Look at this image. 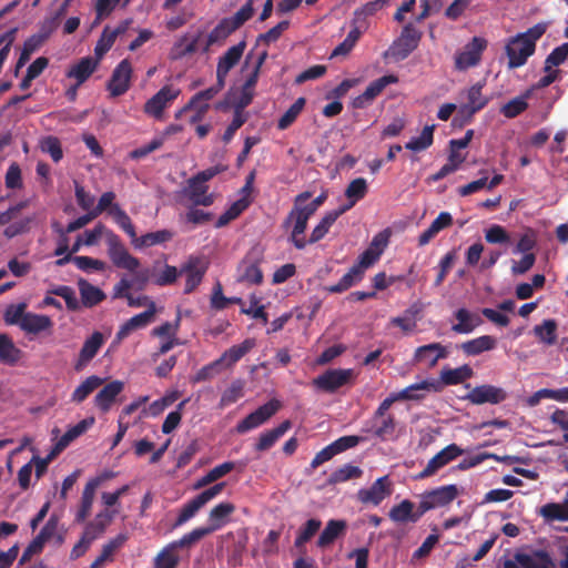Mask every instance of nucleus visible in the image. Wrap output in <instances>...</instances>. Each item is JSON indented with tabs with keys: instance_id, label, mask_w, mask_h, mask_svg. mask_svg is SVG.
Masks as SVG:
<instances>
[{
	"instance_id": "obj_1",
	"label": "nucleus",
	"mask_w": 568,
	"mask_h": 568,
	"mask_svg": "<svg viewBox=\"0 0 568 568\" xmlns=\"http://www.w3.org/2000/svg\"><path fill=\"white\" fill-rule=\"evenodd\" d=\"M547 30V23L539 22L527 31L511 37L505 47L508 58V69H517L526 64L529 57L535 53L536 42Z\"/></svg>"
},
{
	"instance_id": "obj_2",
	"label": "nucleus",
	"mask_w": 568,
	"mask_h": 568,
	"mask_svg": "<svg viewBox=\"0 0 568 568\" xmlns=\"http://www.w3.org/2000/svg\"><path fill=\"white\" fill-rule=\"evenodd\" d=\"M485 85V80L478 81L459 92V105L455 121L470 123L474 115L488 105L490 98L483 93Z\"/></svg>"
},
{
	"instance_id": "obj_3",
	"label": "nucleus",
	"mask_w": 568,
	"mask_h": 568,
	"mask_svg": "<svg viewBox=\"0 0 568 568\" xmlns=\"http://www.w3.org/2000/svg\"><path fill=\"white\" fill-rule=\"evenodd\" d=\"M312 196L311 192L305 191L300 193L294 199V205L291 210V216L293 217V229L291 231L290 241L297 250L306 247L308 241L303 236L306 229L307 222L312 217L308 213L302 210V204Z\"/></svg>"
},
{
	"instance_id": "obj_4",
	"label": "nucleus",
	"mask_w": 568,
	"mask_h": 568,
	"mask_svg": "<svg viewBox=\"0 0 568 568\" xmlns=\"http://www.w3.org/2000/svg\"><path fill=\"white\" fill-rule=\"evenodd\" d=\"M422 31L416 29L413 23H407L400 36L392 43L386 55H390L395 61L405 60L419 44Z\"/></svg>"
},
{
	"instance_id": "obj_5",
	"label": "nucleus",
	"mask_w": 568,
	"mask_h": 568,
	"mask_svg": "<svg viewBox=\"0 0 568 568\" xmlns=\"http://www.w3.org/2000/svg\"><path fill=\"white\" fill-rule=\"evenodd\" d=\"M458 496V488L450 484L425 491L420 496L418 504V514L425 515L427 511L449 505Z\"/></svg>"
},
{
	"instance_id": "obj_6",
	"label": "nucleus",
	"mask_w": 568,
	"mask_h": 568,
	"mask_svg": "<svg viewBox=\"0 0 568 568\" xmlns=\"http://www.w3.org/2000/svg\"><path fill=\"white\" fill-rule=\"evenodd\" d=\"M108 254L114 266L134 272L140 267V261L131 255L123 245L120 236L113 231L106 232Z\"/></svg>"
},
{
	"instance_id": "obj_7",
	"label": "nucleus",
	"mask_w": 568,
	"mask_h": 568,
	"mask_svg": "<svg viewBox=\"0 0 568 568\" xmlns=\"http://www.w3.org/2000/svg\"><path fill=\"white\" fill-rule=\"evenodd\" d=\"M108 254L114 266L134 272L140 267V261L131 255L123 245L120 236L113 231L106 232Z\"/></svg>"
},
{
	"instance_id": "obj_8",
	"label": "nucleus",
	"mask_w": 568,
	"mask_h": 568,
	"mask_svg": "<svg viewBox=\"0 0 568 568\" xmlns=\"http://www.w3.org/2000/svg\"><path fill=\"white\" fill-rule=\"evenodd\" d=\"M488 41L483 37H474L463 48L462 51L455 54V69L458 71H466L470 68L478 65L481 61V55L487 49Z\"/></svg>"
},
{
	"instance_id": "obj_9",
	"label": "nucleus",
	"mask_w": 568,
	"mask_h": 568,
	"mask_svg": "<svg viewBox=\"0 0 568 568\" xmlns=\"http://www.w3.org/2000/svg\"><path fill=\"white\" fill-rule=\"evenodd\" d=\"M180 93L181 90L171 84L162 87L152 98L145 102L143 106L144 113L156 120H161L164 110L173 103Z\"/></svg>"
},
{
	"instance_id": "obj_10",
	"label": "nucleus",
	"mask_w": 568,
	"mask_h": 568,
	"mask_svg": "<svg viewBox=\"0 0 568 568\" xmlns=\"http://www.w3.org/2000/svg\"><path fill=\"white\" fill-rule=\"evenodd\" d=\"M281 407V403L277 399H271L257 409L248 414L236 425V432L239 434H245L254 428L260 427L267 422L273 415L277 413Z\"/></svg>"
},
{
	"instance_id": "obj_11",
	"label": "nucleus",
	"mask_w": 568,
	"mask_h": 568,
	"mask_svg": "<svg viewBox=\"0 0 568 568\" xmlns=\"http://www.w3.org/2000/svg\"><path fill=\"white\" fill-rule=\"evenodd\" d=\"M393 493V483L388 475L377 478L369 488L357 491V500L364 505L378 506Z\"/></svg>"
},
{
	"instance_id": "obj_12",
	"label": "nucleus",
	"mask_w": 568,
	"mask_h": 568,
	"mask_svg": "<svg viewBox=\"0 0 568 568\" xmlns=\"http://www.w3.org/2000/svg\"><path fill=\"white\" fill-rule=\"evenodd\" d=\"M464 450L457 444H449L430 458L426 467L415 476V479H425L435 475L439 469L462 456Z\"/></svg>"
},
{
	"instance_id": "obj_13",
	"label": "nucleus",
	"mask_w": 568,
	"mask_h": 568,
	"mask_svg": "<svg viewBox=\"0 0 568 568\" xmlns=\"http://www.w3.org/2000/svg\"><path fill=\"white\" fill-rule=\"evenodd\" d=\"M508 394L504 388L490 384H484L471 388L464 399L468 400L473 405H498L506 400Z\"/></svg>"
},
{
	"instance_id": "obj_14",
	"label": "nucleus",
	"mask_w": 568,
	"mask_h": 568,
	"mask_svg": "<svg viewBox=\"0 0 568 568\" xmlns=\"http://www.w3.org/2000/svg\"><path fill=\"white\" fill-rule=\"evenodd\" d=\"M132 67L128 59L122 60L113 70L106 89L113 98L123 95L131 84Z\"/></svg>"
},
{
	"instance_id": "obj_15",
	"label": "nucleus",
	"mask_w": 568,
	"mask_h": 568,
	"mask_svg": "<svg viewBox=\"0 0 568 568\" xmlns=\"http://www.w3.org/2000/svg\"><path fill=\"white\" fill-rule=\"evenodd\" d=\"M353 375L352 369H328L313 379V385L326 393H334L346 385Z\"/></svg>"
},
{
	"instance_id": "obj_16",
	"label": "nucleus",
	"mask_w": 568,
	"mask_h": 568,
	"mask_svg": "<svg viewBox=\"0 0 568 568\" xmlns=\"http://www.w3.org/2000/svg\"><path fill=\"white\" fill-rule=\"evenodd\" d=\"M246 48V42L243 40L235 45L229 48L223 55L219 58L216 65V78L220 83L225 82L229 72L240 62Z\"/></svg>"
},
{
	"instance_id": "obj_17",
	"label": "nucleus",
	"mask_w": 568,
	"mask_h": 568,
	"mask_svg": "<svg viewBox=\"0 0 568 568\" xmlns=\"http://www.w3.org/2000/svg\"><path fill=\"white\" fill-rule=\"evenodd\" d=\"M398 82V77L395 74L383 75L373 82L366 88V90L356 97L353 101L354 108L363 109L368 103H371L376 97H378L384 89L389 85Z\"/></svg>"
},
{
	"instance_id": "obj_18",
	"label": "nucleus",
	"mask_w": 568,
	"mask_h": 568,
	"mask_svg": "<svg viewBox=\"0 0 568 568\" xmlns=\"http://www.w3.org/2000/svg\"><path fill=\"white\" fill-rule=\"evenodd\" d=\"M207 191L209 186L205 183L192 176L187 181L185 196L194 206H210L214 203L215 196L213 193H207Z\"/></svg>"
},
{
	"instance_id": "obj_19",
	"label": "nucleus",
	"mask_w": 568,
	"mask_h": 568,
	"mask_svg": "<svg viewBox=\"0 0 568 568\" xmlns=\"http://www.w3.org/2000/svg\"><path fill=\"white\" fill-rule=\"evenodd\" d=\"M115 513V510H110L108 508L98 513L94 519L85 525L82 536L91 542L94 541L105 532L106 528L113 521Z\"/></svg>"
},
{
	"instance_id": "obj_20",
	"label": "nucleus",
	"mask_w": 568,
	"mask_h": 568,
	"mask_svg": "<svg viewBox=\"0 0 568 568\" xmlns=\"http://www.w3.org/2000/svg\"><path fill=\"white\" fill-rule=\"evenodd\" d=\"M446 357H448L446 346H443L440 343H430L415 349L414 362L426 364L427 367H434L439 359Z\"/></svg>"
},
{
	"instance_id": "obj_21",
	"label": "nucleus",
	"mask_w": 568,
	"mask_h": 568,
	"mask_svg": "<svg viewBox=\"0 0 568 568\" xmlns=\"http://www.w3.org/2000/svg\"><path fill=\"white\" fill-rule=\"evenodd\" d=\"M206 266L201 265V260L197 257H190L189 261L181 267L180 274H185L186 282L184 294H191L202 282Z\"/></svg>"
},
{
	"instance_id": "obj_22",
	"label": "nucleus",
	"mask_w": 568,
	"mask_h": 568,
	"mask_svg": "<svg viewBox=\"0 0 568 568\" xmlns=\"http://www.w3.org/2000/svg\"><path fill=\"white\" fill-rule=\"evenodd\" d=\"M155 312V303L150 302L146 311L134 315L133 317L128 320L123 325H121L120 329L116 333V339L121 341L129 336L133 331L148 326L152 322Z\"/></svg>"
},
{
	"instance_id": "obj_23",
	"label": "nucleus",
	"mask_w": 568,
	"mask_h": 568,
	"mask_svg": "<svg viewBox=\"0 0 568 568\" xmlns=\"http://www.w3.org/2000/svg\"><path fill=\"white\" fill-rule=\"evenodd\" d=\"M103 343L104 337L101 332H94L87 338L74 364V369L77 372L82 371L95 357Z\"/></svg>"
},
{
	"instance_id": "obj_24",
	"label": "nucleus",
	"mask_w": 568,
	"mask_h": 568,
	"mask_svg": "<svg viewBox=\"0 0 568 568\" xmlns=\"http://www.w3.org/2000/svg\"><path fill=\"white\" fill-rule=\"evenodd\" d=\"M124 383L112 381L101 388L94 397V405L102 412L108 413L116 397L123 392Z\"/></svg>"
},
{
	"instance_id": "obj_25",
	"label": "nucleus",
	"mask_w": 568,
	"mask_h": 568,
	"mask_svg": "<svg viewBox=\"0 0 568 568\" xmlns=\"http://www.w3.org/2000/svg\"><path fill=\"white\" fill-rule=\"evenodd\" d=\"M454 318L457 323L453 324L452 331L456 334H469L483 324V320L479 314L470 312L465 307L458 308L454 312Z\"/></svg>"
},
{
	"instance_id": "obj_26",
	"label": "nucleus",
	"mask_w": 568,
	"mask_h": 568,
	"mask_svg": "<svg viewBox=\"0 0 568 568\" xmlns=\"http://www.w3.org/2000/svg\"><path fill=\"white\" fill-rule=\"evenodd\" d=\"M515 559L523 568H555V561L546 550L518 552Z\"/></svg>"
},
{
	"instance_id": "obj_27",
	"label": "nucleus",
	"mask_w": 568,
	"mask_h": 568,
	"mask_svg": "<svg viewBox=\"0 0 568 568\" xmlns=\"http://www.w3.org/2000/svg\"><path fill=\"white\" fill-rule=\"evenodd\" d=\"M100 484V478H92L85 484L82 491L80 506L75 514V523L82 524L89 517L94 501L95 491Z\"/></svg>"
},
{
	"instance_id": "obj_28",
	"label": "nucleus",
	"mask_w": 568,
	"mask_h": 568,
	"mask_svg": "<svg viewBox=\"0 0 568 568\" xmlns=\"http://www.w3.org/2000/svg\"><path fill=\"white\" fill-rule=\"evenodd\" d=\"M237 271L240 273L237 281L246 284L260 285L263 283V272L260 262L245 256L240 263Z\"/></svg>"
},
{
	"instance_id": "obj_29",
	"label": "nucleus",
	"mask_w": 568,
	"mask_h": 568,
	"mask_svg": "<svg viewBox=\"0 0 568 568\" xmlns=\"http://www.w3.org/2000/svg\"><path fill=\"white\" fill-rule=\"evenodd\" d=\"M94 417H88L70 427L55 443L54 453H62L74 439L83 435L93 424Z\"/></svg>"
},
{
	"instance_id": "obj_30",
	"label": "nucleus",
	"mask_w": 568,
	"mask_h": 568,
	"mask_svg": "<svg viewBox=\"0 0 568 568\" xmlns=\"http://www.w3.org/2000/svg\"><path fill=\"white\" fill-rule=\"evenodd\" d=\"M234 511V504L230 501L220 503L211 509L209 514V526L205 528L210 530V534L221 529Z\"/></svg>"
},
{
	"instance_id": "obj_31",
	"label": "nucleus",
	"mask_w": 568,
	"mask_h": 568,
	"mask_svg": "<svg viewBox=\"0 0 568 568\" xmlns=\"http://www.w3.org/2000/svg\"><path fill=\"white\" fill-rule=\"evenodd\" d=\"M415 505L409 499L402 500L389 510V518L395 523H417L424 515L418 514V507L414 510Z\"/></svg>"
},
{
	"instance_id": "obj_32",
	"label": "nucleus",
	"mask_w": 568,
	"mask_h": 568,
	"mask_svg": "<svg viewBox=\"0 0 568 568\" xmlns=\"http://www.w3.org/2000/svg\"><path fill=\"white\" fill-rule=\"evenodd\" d=\"M23 352L16 346L12 338L6 334H0V363L8 366H14L22 358Z\"/></svg>"
},
{
	"instance_id": "obj_33",
	"label": "nucleus",
	"mask_w": 568,
	"mask_h": 568,
	"mask_svg": "<svg viewBox=\"0 0 568 568\" xmlns=\"http://www.w3.org/2000/svg\"><path fill=\"white\" fill-rule=\"evenodd\" d=\"M99 60H94L91 57L82 58L77 64L72 65L68 72V78L77 80V87L82 85L95 71Z\"/></svg>"
},
{
	"instance_id": "obj_34",
	"label": "nucleus",
	"mask_w": 568,
	"mask_h": 568,
	"mask_svg": "<svg viewBox=\"0 0 568 568\" xmlns=\"http://www.w3.org/2000/svg\"><path fill=\"white\" fill-rule=\"evenodd\" d=\"M368 192V185L364 178H357L349 182L345 190L347 202L339 206L344 212L351 210L357 202L363 200Z\"/></svg>"
},
{
	"instance_id": "obj_35",
	"label": "nucleus",
	"mask_w": 568,
	"mask_h": 568,
	"mask_svg": "<svg viewBox=\"0 0 568 568\" xmlns=\"http://www.w3.org/2000/svg\"><path fill=\"white\" fill-rule=\"evenodd\" d=\"M442 389V385L439 382H430V381H422L420 383H415L406 388L402 389L399 393H395V397L397 400H418L424 398V395L416 393L417 390H434L439 392Z\"/></svg>"
},
{
	"instance_id": "obj_36",
	"label": "nucleus",
	"mask_w": 568,
	"mask_h": 568,
	"mask_svg": "<svg viewBox=\"0 0 568 568\" xmlns=\"http://www.w3.org/2000/svg\"><path fill=\"white\" fill-rule=\"evenodd\" d=\"M291 427L292 423L290 420H284L277 427L262 433L255 444V450H268Z\"/></svg>"
},
{
	"instance_id": "obj_37",
	"label": "nucleus",
	"mask_w": 568,
	"mask_h": 568,
	"mask_svg": "<svg viewBox=\"0 0 568 568\" xmlns=\"http://www.w3.org/2000/svg\"><path fill=\"white\" fill-rule=\"evenodd\" d=\"M53 326L52 320L48 315L28 312L21 323V329L27 334L37 335L41 332L49 331Z\"/></svg>"
},
{
	"instance_id": "obj_38",
	"label": "nucleus",
	"mask_w": 568,
	"mask_h": 568,
	"mask_svg": "<svg viewBox=\"0 0 568 568\" xmlns=\"http://www.w3.org/2000/svg\"><path fill=\"white\" fill-rule=\"evenodd\" d=\"M78 287L81 295V302L85 307H93L103 302L106 297L105 293L101 288L92 285L84 278H80L78 281Z\"/></svg>"
},
{
	"instance_id": "obj_39",
	"label": "nucleus",
	"mask_w": 568,
	"mask_h": 568,
	"mask_svg": "<svg viewBox=\"0 0 568 568\" xmlns=\"http://www.w3.org/2000/svg\"><path fill=\"white\" fill-rule=\"evenodd\" d=\"M496 338L490 335H483L460 344L462 351L467 356H477L496 347Z\"/></svg>"
},
{
	"instance_id": "obj_40",
	"label": "nucleus",
	"mask_w": 568,
	"mask_h": 568,
	"mask_svg": "<svg viewBox=\"0 0 568 568\" xmlns=\"http://www.w3.org/2000/svg\"><path fill=\"white\" fill-rule=\"evenodd\" d=\"M344 213V210L341 207L325 213L320 223L313 229L308 243L314 244L321 241L328 233L336 220Z\"/></svg>"
},
{
	"instance_id": "obj_41",
	"label": "nucleus",
	"mask_w": 568,
	"mask_h": 568,
	"mask_svg": "<svg viewBox=\"0 0 568 568\" xmlns=\"http://www.w3.org/2000/svg\"><path fill=\"white\" fill-rule=\"evenodd\" d=\"M364 278V273L354 264L346 274L334 285L326 286L324 290L332 294H339L356 285Z\"/></svg>"
},
{
	"instance_id": "obj_42",
	"label": "nucleus",
	"mask_w": 568,
	"mask_h": 568,
	"mask_svg": "<svg viewBox=\"0 0 568 568\" xmlns=\"http://www.w3.org/2000/svg\"><path fill=\"white\" fill-rule=\"evenodd\" d=\"M254 346L255 341L253 338H246L241 344L233 345L226 349L215 364L225 363L226 366H232L237 363L245 354H247Z\"/></svg>"
},
{
	"instance_id": "obj_43",
	"label": "nucleus",
	"mask_w": 568,
	"mask_h": 568,
	"mask_svg": "<svg viewBox=\"0 0 568 568\" xmlns=\"http://www.w3.org/2000/svg\"><path fill=\"white\" fill-rule=\"evenodd\" d=\"M104 379L97 375L87 377L72 393L71 400L77 404L84 402L95 389L103 385Z\"/></svg>"
},
{
	"instance_id": "obj_44",
	"label": "nucleus",
	"mask_w": 568,
	"mask_h": 568,
	"mask_svg": "<svg viewBox=\"0 0 568 568\" xmlns=\"http://www.w3.org/2000/svg\"><path fill=\"white\" fill-rule=\"evenodd\" d=\"M346 529V523L344 520H329L317 539V547L326 548L332 545L337 537Z\"/></svg>"
},
{
	"instance_id": "obj_45",
	"label": "nucleus",
	"mask_w": 568,
	"mask_h": 568,
	"mask_svg": "<svg viewBox=\"0 0 568 568\" xmlns=\"http://www.w3.org/2000/svg\"><path fill=\"white\" fill-rule=\"evenodd\" d=\"M473 374V368L466 364L457 368H443L440 372V382L449 386L458 385L470 378Z\"/></svg>"
},
{
	"instance_id": "obj_46",
	"label": "nucleus",
	"mask_w": 568,
	"mask_h": 568,
	"mask_svg": "<svg viewBox=\"0 0 568 568\" xmlns=\"http://www.w3.org/2000/svg\"><path fill=\"white\" fill-rule=\"evenodd\" d=\"M237 29L232 24L227 18H223L215 28L209 33L203 51H209L210 47L225 40Z\"/></svg>"
},
{
	"instance_id": "obj_47",
	"label": "nucleus",
	"mask_w": 568,
	"mask_h": 568,
	"mask_svg": "<svg viewBox=\"0 0 568 568\" xmlns=\"http://www.w3.org/2000/svg\"><path fill=\"white\" fill-rule=\"evenodd\" d=\"M202 31H199L195 36H183L173 48L174 58H182L192 54L199 50V42L202 39Z\"/></svg>"
},
{
	"instance_id": "obj_48",
	"label": "nucleus",
	"mask_w": 568,
	"mask_h": 568,
	"mask_svg": "<svg viewBox=\"0 0 568 568\" xmlns=\"http://www.w3.org/2000/svg\"><path fill=\"white\" fill-rule=\"evenodd\" d=\"M173 239V233L169 230H159L155 232L146 233L140 237L136 236L133 245L136 248L150 247L158 244L169 242Z\"/></svg>"
},
{
	"instance_id": "obj_49",
	"label": "nucleus",
	"mask_w": 568,
	"mask_h": 568,
	"mask_svg": "<svg viewBox=\"0 0 568 568\" xmlns=\"http://www.w3.org/2000/svg\"><path fill=\"white\" fill-rule=\"evenodd\" d=\"M363 470L358 466L352 464H345L342 467L335 469L327 478V485H336L345 483L351 479H357L362 477Z\"/></svg>"
},
{
	"instance_id": "obj_50",
	"label": "nucleus",
	"mask_w": 568,
	"mask_h": 568,
	"mask_svg": "<svg viewBox=\"0 0 568 568\" xmlns=\"http://www.w3.org/2000/svg\"><path fill=\"white\" fill-rule=\"evenodd\" d=\"M235 468V464L233 462H225L223 464H220L212 468L210 471H207L203 477L197 479V481L194 485L195 489L205 487L217 479L222 478L223 476L227 475Z\"/></svg>"
},
{
	"instance_id": "obj_51",
	"label": "nucleus",
	"mask_w": 568,
	"mask_h": 568,
	"mask_svg": "<svg viewBox=\"0 0 568 568\" xmlns=\"http://www.w3.org/2000/svg\"><path fill=\"white\" fill-rule=\"evenodd\" d=\"M109 214L113 217L114 222L119 225V227L131 237V241H135V227L128 213L119 204H115L114 206H112Z\"/></svg>"
},
{
	"instance_id": "obj_52",
	"label": "nucleus",
	"mask_w": 568,
	"mask_h": 568,
	"mask_svg": "<svg viewBox=\"0 0 568 568\" xmlns=\"http://www.w3.org/2000/svg\"><path fill=\"white\" fill-rule=\"evenodd\" d=\"M434 130L435 125H426L420 135L408 141L405 144V148L414 152H420L428 149L434 141Z\"/></svg>"
},
{
	"instance_id": "obj_53",
	"label": "nucleus",
	"mask_w": 568,
	"mask_h": 568,
	"mask_svg": "<svg viewBox=\"0 0 568 568\" xmlns=\"http://www.w3.org/2000/svg\"><path fill=\"white\" fill-rule=\"evenodd\" d=\"M321 526H322V521L320 519H316V518L308 519L301 527V529L295 538L294 546L301 550L304 547V545L307 541H310L313 538V536L320 530Z\"/></svg>"
},
{
	"instance_id": "obj_54",
	"label": "nucleus",
	"mask_w": 568,
	"mask_h": 568,
	"mask_svg": "<svg viewBox=\"0 0 568 568\" xmlns=\"http://www.w3.org/2000/svg\"><path fill=\"white\" fill-rule=\"evenodd\" d=\"M529 95L530 91H527L524 95L516 97L508 101L506 104L501 106V114L507 119H514L520 113H523L528 108V103L526 100L529 98Z\"/></svg>"
},
{
	"instance_id": "obj_55",
	"label": "nucleus",
	"mask_w": 568,
	"mask_h": 568,
	"mask_svg": "<svg viewBox=\"0 0 568 568\" xmlns=\"http://www.w3.org/2000/svg\"><path fill=\"white\" fill-rule=\"evenodd\" d=\"M305 103V98H298L278 119L277 129L286 130L288 126H291L296 121L300 113L303 111Z\"/></svg>"
},
{
	"instance_id": "obj_56",
	"label": "nucleus",
	"mask_w": 568,
	"mask_h": 568,
	"mask_svg": "<svg viewBox=\"0 0 568 568\" xmlns=\"http://www.w3.org/2000/svg\"><path fill=\"white\" fill-rule=\"evenodd\" d=\"M224 85L225 82L223 81V83H220V79L216 78V83L205 90L195 93L187 102V104L184 105V110H191L200 105V102L202 101L207 103V101L212 100L224 88Z\"/></svg>"
},
{
	"instance_id": "obj_57",
	"label": "nucleus",
	"mask_w": 568,
	"mask_h": 568,
	"mask_svg": "<svg viewBox=\"0 0 568 568\" xmlns=\"http://www.w3.org/2000/svg\"><path fill=\"white\" fill-rule=\"evenodd\" d=\"M180 558L171 544L164 547L154 558V568H176Z\"/></svg>"
},
{
	"instance_id": "obj_58",
	"label": "nucleus",
	"mask_w": 568,
	"mask_h": 568,
	"mask_svg": "<svg viewBox=\"0 0 568 568\" xmlns=\"http://www.w3.org/2000/svg\"><path fill=\"white\" fill-rule=\"evenodd\" d=\"M540 515L549 521L568 520V508L566 504L548 503L540 508Z\"/></svg>"
},
{
	"instance_id": "obj_59",
	"label": "nucleus",
	"mask_w": 568,
	"mask_h": 568,
	"mask_svg": "<svg viewBox=\"0 0 568 568\" xmlns=\"http://www.w3.org/2000/svg\"><path fill=\"white\" fill-rule=\"evenodd\" d=\"M557 323L554 320H546L541 325L534 328L535 335L545 344L552 345L556 342Z\"/></svg>"
},
{
	"instance_id": "obj_60",
	"label": "nucleus",
	"mask_w": 568,
	"mask_h": 568,
	"mask_svg": "<svg viewBox=\"0 0 568 568\" xmlns=\"http://www.w3.org/2000/svg\"><path fill=\"white\" fill-rule=\"evenodd\" d=\"M27 304H10L3 314V321L7 325H19L21 328V323H23L24 316L28 312H26Z\"/></svg>"
},
{
	"instance_id": "obj_61",
	"label": "nucleus",
	"mask_w": 568,
	"mask_h": 568,
	"mask_svg": "<svg viewBox=\"0 0 568 568\" xmlns=\"http://www.w3.org/2000/svg\"><path fill=\"white\" fill-rule=\"evenodd\" d=\"M40 149L42 152L48 153L55 163L63 158L61 142L57 136L49 135L43 138L40 142Z\"/></svg>"
},
{
	"instance_id": "obj_62",
	"label": "nucleus",
	"mask_w": 568,
	"mask_h": 568,
	"mask_svg": "<svg viewBox=\"0 0 568 568\" xmlns=\"http://www.w3.org/2000/svg\"><path fill=\"white\" fill-rule=\"evenodd\" d=\"M244 383L241 379L232 382L221 396L220 406L226 407L234 404L243 396Z\"/></svg>"
},
{
	"instance_id": "obj_63",
	"label": "nucleus",
	"mask_w": 568,
	"mask_h": 568,
	"mask_svg": "<svg viewBox=\"0 0 568 568\" xmlns=\"http://www.w3.org/2000/svg\"><path fill=\"white\" fill-rule=\"evenodd\" d=\"M213 213L205 212L197 206L192 205L189 207L186 213L182 216L185 223L192 224L193 226L203 225L213 220Z\"/></svg>"
},
{
	"instance_id": "obj_64",
	"label": "nucleus",
	"mask_w": 568,
	"mask_h": 568,
	"mask_svg": "<svg viewBox=\"0 0 568 568\" xmlns=\"http://www.w3.org/2000/svg\"><path fill=\"white\" fill-rule=\"evenodd\" d=\"M568 58V42L555 48L546 58L544 71L554 69L565 62Z\"/></svg>"
}]
</instances>
